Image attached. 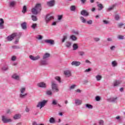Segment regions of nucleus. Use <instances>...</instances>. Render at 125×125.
<instances>
[{
    "label": "nucleus",
    "mask_w": 125,
    "mask_h": 125,
    "mask_svg": "<svg viewBox=\"0 0 125 125\" xmlns=\"http://www.w3.org/2000/svg\"><path fill=\"white\" fill-rule=\"evenodd\" d=\"M14 38H16L17 39L15 41V43H18L19 42V39H20V35L18 33H13L11 35L7 37L8 41L9 42L13 40Z\"/></svg>",
    "instance_id": "nucleus-1"
},
{
    "label": "nucleus",
    "mask_w": 125,
    "mask_h": 125,
    "mask_svg": "<svg viewBox=\"0 0 125 125\" xmlns=\"http://www.w3.org/2000/svg\"><path fill=\"white\" fill-rule=\"evenodd\" d=\"M42 10V5L40 3L36 4L35 8H32V12L33 14L37 15Z\"/></svg>",
    "instance_id": "nucleus-2"
},
{
    "label": "nucleus",
    "mask_w": 125,
    "mask_h": 125,
    "mask_svg": "<svg viewBox=\"0 0 125 125\" xmlns=\"http://www.w3.org/2000/svg\"><path fill=\"white\" fill-rule=\"evenodd\" d=\"M26 91V87H22L20 89V97L21 98H25L27 95V94L26 93H25Z\"/></svg>",
    "instance_id": "nucleus-3"
},
{
    "label": "nucleus",
    "mask_w": 125,
    "mask_h": 125,
    "mask_svg": "<svg viewBox=\"0 0 125 125\" xmlns=\"http://www.w3.org/2000/svg\"><path fill=\"white\" fill-rule=\"evenodd\" d=\"M46 103H47V101L43 100L42 101L39 102L36 105L37 108H40V109H42L43 108L45 105H46Z\"/></svg>",
    "instance_id": "nucleus-4"
},
{
    "label": "nucleus",
    "mask_w": 125,
    "mask_h": 125,
    "mask_svg": "<svg viewBox=\"0 0 125 125\" xmlns=\"http://www.w3.org/2000/svg\"><path fill=\"white\" fill-rule=\"evenodd\" d=\"M52 89L54 92H58L59 89L58 88V84L55 81L52 82Z\"/></svg>",
    "instance_id": "nucleus-5"
},
{
    "label": "nucleus",
    "mask_w": 125,
    "mask_h": 125,
    "mask_svg": "<svg viewBox=\"0 0 125 125\" xmlns=\"http://www.w3.org/2000/svg\"><path fill=\"white\" fill-rule=\"evenodd\" d=\"M54 19V17L53 16H50V15H47L46 16L45 20L46 24L49 23L51 20H53Z\"/></svg>",
    "instance_id": "nucleus-6"
},
{
    "label": "nucleus",
    "mask_w": 125,
    "mask_h": 125,
    "mask_svg": "<svg viewBox=\"0 0 125 125\" xmlns=\"http://www.w3.org/2000/svg\"><path fill=\"white\" fill-rule=\"evenodd\" d=\"M64 75H65V77L67 78H69L72 76V72L70 70H66L64 71Z\"/></svg>",
    "instance_id": "nucleus-7"
},
{
    "label": "nucleus",
    "mask_w": 125,
    "mask_h": 125,
    "mask_svg": "<svg viewBox=\"0 0 125 125\" xmlns=\"http://www.w3.org/2000/svg\"><path fill=\"white\" fill-rule=\"evenodd\" d=\"M12 79L16 80V81H20V75L17 73H14L12 75Z\"/></svg>",
    "instance_id": "nucleus-8"
},
{
    "label": "nucleus",
    "mask_w": 125,
    "mask_h": 125,
    "mask_svg": "<svg viewBox=\"0 0 125 125\" xmlns=\"http://www.w3.org/2000/svg\"><path fill=\"white\" fill-rule=\"evenodd\" d=\"M121 83H122V81H121V80H115L112 83V85L114 87H116V86H118V85L121 84Z\"/></svg>",
    "instance_id": "nucleus-9"
},
{
    "label": "nucleus",
    "mask_w": 125,
    "mask_h": 125,
    "mask_svg": "<svg viewBox=\"0 0 125 125\" xmlns=\"http://www.w3.org/2000/svg\"><path fill=\"white\" fill-rule=\"evenodd\" d=\"M2 121L3 122H4L5 123H11V122H12V119H7V118H5V116H2Z\"/></svg>",
    "instance_id": "nucleus-10"
},
{
    "label": "nucleus",
    "mask_w": 125,
    "mask_h": 125,
    "mask_svg": "<svg viewBox=\"0 0 125 125\" xmlns=\"http://www.w3.org/2000/svg\"><path fill=\"white\" fill-rule=\"evenodd\" d=\"M29 58L31 60H33V61H36L37 60H39L41 58V56L37 55L36 56H34L33 55H30L29 56Z\"/></svg>",
    "instance_id": "nucleus-11"
},
{
    "label": "nucleus",
    "mask_w": 125,
    "mask_h": 125,
    "mask_svg": "<svg viewBox=\"0 0 125 125\" xmlns=\"http://www.w3.org/2000/svg\"><path fill=\"white\" fill-rule=\"evenodd\" d=\"M44 42L46 43H48V44H50L51 45H53L55 43L54 42V40H51V39H49V40H45L44 41Z\"/></svg>",
    "instance_id": "nucleus-12"
},
{
    "label": "nucleus",
    "mask_w": 125,
    "mask_h": 125,
    "mask_svg": "<svg viewBox=\"0 0 125 125\" xmlns=\"http://www.w3.org/2000/svg\"><path fill=\"white\" fill-rule=\"evenodd\" d=\"M117 99H118V98L117 97H111V98H108L107 99V101H108V102L116 103V102H117Z\"/></svg>",
    "instance_id": "nucleus-13"
},
{
    "label": "nucleus",
    "mask_w": 125,
    "mask_h": 125,
    "mask_svg": "<svg viewBox=\"0 0 125 125\" xmlns=\"http://www.w3.org/2000/svg\"><path fill=\"white\" fill-rule=\"evenodd\" d=\"M83 103V102L82 101V100L79 99H76L75 100V105H76V106H80V105L82 104V103Z\"/></svg>",
    "instance_id": "nucleus-14"
},
{
    "label": "nucleus",
    "mask_w": 125,
    "mask_h": 125,
    "mask_svg": "<svg viewBox=\"0 0 125 125\" xmlns=\"http://www.w3.org/2000/svg\"><path fill=\"white\" fill-rule=\"evenodd\" d=\"M71 65L72 66H76V67H78V66H80V65H81V62L78 61H73L71 62Z\"/></svg>",
    "instance_id": "nucleus-15"
},
{
    "label": "nucleus",
    "mask_w": 125,
    "mask_h": 125,
    "mask_svg": "<svg viewBox=\"0 0 125 125\" xmlns=\"http://www.w3.org/2000/svg\"><path fill=\"white\" fill-rule=\"evenodd\" d=\"M54 4H55V1L54 0H52L47 2L48 6H53Z\"/></svg>",
    "instance_id": "nucleus-16"
},
{
    "label": "nucleus",
    "mask_w": 125,
    "mask_h": 125,
    "mask_svg": "<svg viewBox=\"0 0 125 125\" xmlns=\"http://www.w3.org/2000/svg\"><path fill=\"white\" fill-rule=\"evenodd\" d=\"M37 85L39 86V87H46V84L43 82L38 83Z\"/></svg>",
    "instance_id": "nucleus-17"
},
{
    "label": "nucleus",
    "mask_w": 125,
    "mask_h": 125,
    "mask_svg": "<svg viewBox=\"0 0 125 125\" xmlns=\"http://www.w3.org/2000/svg\"><path fill=\"white\" fill-rule=\"evenodd\" d=\"M95 79L97 82H100V81H101L102 80V76L101 75H97L95 76Z\"/></svg>",
    "instance_id": "nucleus-18"
},
{
    "label": "nucleus",
    "mask_w": 125,
    "mask_h": 125,
    "mask_svg": "<svg viewBox=\"0 0 125 125\" xmlns=\"http://www.w3.org/2000/svg\"><path fill=\"white\" fill-rule=\"evenodd\" d=\"M3 24H4V21H3V19H0V29H3Z\"/></svg>",
    "instance_id": "nucleus-19"
},
{
    "label": "nucleus",
    "mask_w": 125,
    "mask_h": 125,
    "mask_svg": "<svg viewBox=\"0 0 125 125\" xmlns=\"http://www.w3.org/2000/svg\"><path fill=\"white\" fill-rule=\"evenodd\" d=\"M116 7V4L112 5L109 8H108L106 10V11H111L114 9Z\"/></svg>",
    "instance_id": "nucleus-20"
},
{
    "label": "nucleus",
    "mask_w": 125,
    "mask_h": 125,
    "mask_svg": "<svg viewBox=\"0 0 125 125\" xmlns=\"http://www.w3.org/2000/svg\"><path fill=\"white\" fill-rule=\"evenodd\" d=\"M21 28L23 30H26L27 29V23L26 22H24L21 24Z\"/></svg>",
    "instance_id": "nucleus-21"
},
{
    "label": "nucleus",
    "mask_w": 125,
    "mask_h": 125,
    "mask_svg": "<svg viewBox=\"0 0 125 125\" xmlns=\"http://www.w3.org/2000/svg\"><path fill=\"white\" fill-rule=\"evenodd\" d=\"M50 56V54L49 53H46L43 56V59L45 60V59H47L48 57Z\"/></svg>",
    "instance_id": "nucleus-22"
},
{
    "label": "nucleus",
    "mask_w": 125,
    "mask_h": 125,
    "mask_svg": "<svg viewBox=\"0 0 125 125\" xmlns=\"http://www.w3.org/2000/svg\"><path fill=\"white\" fill-rule=\"evenodd\" d=\"M81 15H83V16H88V12L83 10L82 11H81Z\"/></svg>",
    "instance_id": "nucleus-23"
},
{
    "label": "nucleus",
    "mask_w": 125,
    "mask_h": 125,
    "mask_svg": "<svg viewBox=\"0 0 125 125\" xmlns=\"http://www.w3.org/2000/svg\"><path fill=\"white\" fill-rule=\"evenodd\" d=\"M85 106L87 109H93V106L89 104H86Z\"/></svg>",
    "instance_id": "nucleus-24"
},
{
    "label": "nucleus",
    "mask_w": 125,
    "mask_h": 125,
    "mask_svg": "<svg viewBox=\"0 0 125 125\" xmlns=\"http://www.w3.org/2000/svg\"><path fill=\"white\" fill-rule=\"evenodd\" d=\"M40 63L41 65H43L44 66L48 65V62L47 61H41Z\"/></svg>",
    "instance_id": "nucleus-25"
},
{
    "label": "nucleus",
    "mask_w": 125,
    "mask_h": 125,
    "mask_svg": "<svg viewBox=\"0 0 125 125\" xmlns=\"http://www.w3.org/2000/svg\"><path fill=\"white\" fill-rule=\"evenodd\" d=\"M111 65L112 67H117L118 66V62L116 61H114L111 62Z\"/></svg>",
    "instance_id": "nucleus-26"
},
{
    "label": "nucleus",
    "mask_w": 125,
    "mask_h": 125,
    "mask_svg": "<svg viewBox=\"0 0 125 125\" xmlns=\"http://www.w3.org/2000/svg\"><path fill=\"white\" fill-rule=\"evenodd\" d=\"M73 50H77L79 48V45L77 43H75L73 45Z\"/></svg>",
    "instance_id": "nucleus-27"
},
{
    "label": "nucleus",
    "mask_w": 125,
    "mask_h": 125,
    "mask_svg": "<svg viewBox=\"0 0 125 125\" xmlns=\"http://www.w3.org/2000/svg\"><path fill=\"white\" fill-rule=\"evenodd\" d=\"M70 38L71 39V40L74 41V42H76V41L78 40V38H77L76 36L75 35L70 36Z\"/></svg>",
    "instance_id": "nucleus-28"
},
{
    "label": "nucleus",
    "mask_w": 125,
    "mask_h": 125,
    "mask_svg": "<svg viewBox=\"0 0 125 125\" xmlns=\"http://www.w3.org/2000/svg\"><path fill=\"white\" fill-rule=\"evenodd\" d=\"M14 120H18L21 118V115L20 114H16L13 117Z\"/></svg>",
    "instance_id": "nucleus-29"
},
{
    "label": "nucleus",
    "mask_w": 125,
    "mask_h": 125,
    "mask_svg": "<svg viewBox=\"0 0 125 125\" xmlns=\"http://www.w3.org/2000/svg\"><path fill=\"white\" fill-rule=\"evenodd\" d=\"M16 3V2H15V1H12L10 2L9 3L10 7H14V5H15Z\"/></svg>",
    "instance_id": "nucleus-30"
},
{
    "label": "nucleus",
    "mask_w": 125,
    "mask_h": 125,
    "mask_svg": "<svg viewBox=\"0 0 125 125\" xmlns=\"http://www.w3.org/2000/svg\"><path fill=\"white\" fill-rule=\"evenodd\" d=\"M71 45H72V42H69V41H67L65 43V46H66V47H70V46H71Z\"/></svg>",
    "instance_id": "nucleus-31"
},
{
    "label": "nucleus",
    "mask_w": 125,
    "mask_h": 125,
    "mask_svg": "<svg viewBox=\"0 0 125 125\" xmlns=\"http://www.w3.org/2000/svg\"><path fill=\"white\" fill-rule=\"evenodd\" d=\"M49 123L50 124H55V119L53 117H51L49 119Z\"/></svg>",
    "instance_id": "nucleus-32"
},
{
    "label": "nucleus",
    "mask_w": 125,
    "mask_h": 125,
    "mask_svg": "<svg viewBox=\"0 0 125 125\" xmlns=\"http://www.w3.org/2000/svg\"><path fill=\"white\" fill-rule=\"evenodd\" d=\"M37 40H42V39L43 38V37L41 35H38L36 37Z\"/></svg>",
    "instance_id": "nucleus-33"
},
{
    "label": "nucleus",
    "mask_w": 125,
    "mask_h": 125,
    "mask_svg": "<svg viewBox=\"0 0 125 125\" xmlns=\"http://www.w3.org/2000/svg\"><path fill=\"white\" fill-rule=\"evenodd\" d=\"M67 39H68V36L67 35L63 36L62 40V42H64L65 41L67 40Z\"/></svg>",
    "instance_id": "nucleus-34"
},
{
    "label": "nucleus",
    "mask_w": 125,
    "mask_h": 125,
    "mask_svg": "<svg viewBox=\"0 0 125 125\" xmlns=\"http://www.w3.org/2000/svg\"><path fill=\"white\" fill-rule=\"evenodd\" d=\"M80 20L82 21V23H86V20L84 19L83 17H81Z\"/></svg>",
    "instance_id": "nucleus-35"
},
{
    "label": "nucleus",
    "mask_w": 125,
    "mask_h": 125,
    "mask_svg": "<svg viewBox=\"0 0 125 125\" xmlns=\"http://www.w3.org/2000/svg\"><path fill=\"white\" fill-rule=\"evenodd\" d=\"M98 7H99V10L103 9V5L102 4H98Z\"/></svg>",
    "instance_id": "nucleus-36"
},
{
    "label": "nucleus",
    "mask_w": 125,
    "mask_h": 125,
    "mask_svg": "<svg viewBox=\"0 0 125 125\" xmlns=\"http://www.w3.org/2000/svg\"><path fill=\"white\" fill-rule=\"evenodd\" d=\"M31 17L33 21H38V18L36 16L32 15Z\"/></svg>",
    "instance_id": "nucleus-37"
},
{
    "label": "nucleus",
    "mask_w": 125,
    "mask_h": 125,
    "mask_svg": "<svg viewBox=\"0 0 125 125\" xmlns=\"http://www.w3.org/2000/svg\"><path fill=\"white\" fill-rule=\"evenodd\" d=\"M2 70L3 71H7V70H8V66H7V65H4L2 67Z\"/></svg>",
    "instance_id": "nucleus-38"
},
{
    "label": "nucleus",
    "mask_w": 125,
    "mask_h": 125,
    "mask_svg": "<svg viewBox=\"0 0 125 125\" xmlns=\"http://www.w3.org/2000/svg\"><path fill=\"white\" fill-rule=\"evenodd\" d=\"M98 124L99 125H104V121L103 120H100L98 121Z\"/></svg>",
    "instance_id": "nucleus-39"
},
{
    "label": "nucleus",
    "mask_w": 125,
    "mask_h": 125,
    "mask_svg": "<svg viewBox=\"0 0 125 125\" xmlns=\"http://www.w3.org/2000/svg\"><path fill=\"white\" fill-rule=\"evenodd\" d=\"M37 23H33L31 26V27L33 29V30H35V29H36V28H37Z\"/></svg>",
    "instance_id": "nucleus-40"
},
{
    "label": "nucleus",
    "mask_w": 125,
    "mask_h": 125,
    "mask_svg": "<svg viewBox=\"0 0 125 125\" xmlns=\"http://www.w3.org/2000/svg\"><path fill=\"white\" fill-rule=\"evenodd\" d=\"M86 23H87V24H88V25H92V23H93V21H92V20H90L86 21Z\"/></svg>",
    "instance_id": "nucleus-41"
},
{
    "label": "nucleus",
    "mask_w": 125,
    "mask_h": 125,
    "mask_svg": "<svg viewBox=\"0 0 125 125\" xmlns=\"http://www.w3.org/2000/svg\"><path fill=\"white\" fill-rule=\"evenodd\" d=\"M117 38H118V39H119V40H124L125 39V37L123 35H118Z\"/></svg>",
    "instance_id": "nucleus-42"
},
{
    "label": "nucleus",
    "mask_w": 125,
    "mask_h": 125,
    "mask_svg": "<svg viewBox=\"0 0 125 125\" xmlns=\"http://www.w3.org/2000/svg\"><path fill=\"white\" fill-rule=\"evenodd\" d=\"M55 80H56L57 81H58V82H59V83H61V78H60V77L59 76H57L55 78Z\"/></svg>",
    "instance_id": "nucleus-43"
},
{
    "label": "nucleus",
    "mask_w": 125,
    "mask_h": 125,
    "mask_svg": "<svg viewBox=\"0 0 125 125\" xmlns=\"http://www.w3.org/2000/svg\"><path fill=\"white\" fill-rule=\"evenodd\" d=\"M114 18L116 21L120 20V16L118 14H116L115 15Z\"/></svg>",
    "instance_id": "nucleus-44"
},
{
    "label": "nucleus",
    "mask_w": 125,
    "mask_h": 125,
    "mask_svg": "<svg viewBox=\"0 0 125 125\" xmlns=\"http://www.w3.org/2000/svg\"><path fill=\"white\" fill-rule=\"evenodd\" d=\"M95 100L96 101H100V100H101V97L99 96H97L95 97Z\"/></svg>",
    "instance_id": "nucleus-45"
},
{
    "label": "nucleus",
    "mask_w": 125,
    "mask_h": 125,
    "mask_svg": "<svg viewBox=\"0 0 125 125\" xmlns=\"http://www.w3.org/2000/svg\"><path fill=\"white\" fill-rule=\"evenodd\" d=\"M52 105H57V100H53L52 101Z\"/></svg>",
    "instance_id": "nucleus-46"
},
{
    "label": "nucleus",
    "mask_w": 125,
    "mask_h": 125,
    "mask_svg": "<svg viewBox=\"0 0 125 125\" xmlns=\"http://www.w3.org/2000/svg\"><path fill=\"white\" fill-rule=\"evenodd\" d=\"M70 10L71 11H75L76 10V6H71L70 7Z\"/></svg>",
    "instance_id": "nucleus-47"
},
{
    "label": "nucleus",
    "mask_w": 125,
    "mask_h": 125,
    "mask_svg": "<svg viewBox=\"0 0 125 125\" xmlns=\"http://www.w3.org/2000/svg\"><path fill=\"white\" fill-rule=\"evenodd\" d=\"M77 87V85L73 84L70 86L69 88L70 89H74V88H76Z\"/></svg>",
    "instance_id": "nucleus-48"
},
{
    "label": "nucleus",
    "mask_w": 125,
    "mask_h": 125,
    "mask_svg": "<svg viewBox=\"0 0 125 125\" xmlns=\"http://www.w3.org/2000/svg\"><path fill=\"white\" fill-rule=\"evenodd\" d=\"M46 94L47 95H52V92H51V90H49L46 91Z\"/></svg>",
    "instance_id": "nucleus-49"
},
{
    "label": "nucleus",
    "mask_w": 125,
    "mask_h": 125,
    "mask_svg": "<svg viewBox=\"0 0 125 125\" xmlns=\"http://www.w3.org/2000/svg\"><path fill=\"white\" fill-rule=\"evenodd\" d=\"M26 11H27V7H26V6H24L22 8V12L23 13H25Z\"/></svg>",
    "instance_id": "nucleus-50"
},
{
    "label": "nucleus",
    "mask_w": 125,
    "mask_h": 125,
    "mask_svg": "<svg viewBox=\"0 0 125 125\" xmlns=\"http://www.w3.org/2000/svg\"><path fill=\"white\" fill-rule=\"evenodd\" d=\"M16 59H17V58L15 56H13L11 58L12 61H16Z\"/></svg>",
    "instance_id": "nucleus-51"
},
{
    "label": "nucleus",
    "mask_w": 125,
    "mask_h": 125,
    "mask_svg": "<svg viewBox=\"0 0 125 125\" xmlns=\"http://www.w3.org/2000/svg\"><path fill=\"white\" fill-rule=\"evenodd\" d=\"M116 49V46L115 45H112L110 47V50L112 51H114Z\"/></svg>",
    "instance_id": "nucleus-52"
},
{
    "label": "nucleus",
    "mask_w": 125,
    "mask_h": 125,
    "mask_svg": "<svg viewBox=\"0 0 125 125\" xmlns=\"http://www.w3.org/2000/svg\"><path fill=\"white\" fill-rule=\"evenodd\" d=\"M72 33H74V35H77V36L80 34V33H79V31H76V30L72 31Z\"/></svg>",
    "instance_id": "nucleus-53"
},
{
    "label": "nucleus",
    "mask_w": 125,
    "mask_h": 125,
    "mask_svg": "<svg viewBox=\"0 0 125 125\" xmlns=\"http://www.w3.org/2000/svg\"><path fill=\"white\" fill-rule=\"evenodd\" d=\"M78 53L80 56H83V55H84V52H79Z\"/></svg>",
    "instance_id": "nucleus-54"
},
{
    "label": "nucleus",
    "mask_w": 125,
    "mask_h": 125,
    "mask_svg": "<svg viewBox=\"0 0 125 125\" xmlns=\"http://www.w3.org/2000/svg\"><path fill=\"white\" fill-rule=\"evenodd\" d=\"M94 41L95 42H99V41H100V38H94Z\"/></svg>",
    "instance_id": "nucleus-55"
},
{
    "label": "nucleus",
    "mask_w": 125,
    "mask_h": 125,
    "mask_svg": "<svg viewBox=\"0 0 125 125\" xmlns=\"http://www.w3.org/2000/svg\"><path fill=\"white\" fill-rule=\"evenodd\" d=\"M62 17H63L62 15H59L58 16V20H61V19H62Z\"/></svg>",
    "instance_id": "nucleus-56"
},
{
    "label": "nucleus",
    "mask_w": 125,
    "mask_h": 125,
    "mask_svg": "<svg viewBox=\"0 0 125 125\" xmlns=\"http://www.w3.org/2000/svg\"><path fill=\"white\" fill-rule=\"evenodd\" d=\"M75 92H77L78 93H81V92H82V90L80 89H77L75 90Z\"/></svg>",
    "instance_id": "nucleus-57"
},
{
    "label": "nucleus",
    "mask_w": 125,
    "mask_h": 125,
    "mask_svg": "<svg viewBox=\"0 0 125 125\" xmlns=\"http://www.w3.org/2000/svg\"><path fill=\"white\" fill-rule=\"evenodd\" d=\"M103 23L104 24H109V21H108L104 20L103 21Z\"/></svg>",
    "instance_id": "nucleus-58"
},
{
    "label": "nucleus",
    "mask_w": 125,
    "mask_h": 125,
    "mask_svg": "<svg viewBox=\"0 0 125 125\" xmlns=\"http://www.w3.org/2000/svg\"><path fill=\"white\" fill-rule=\"evenodd\" d=\"M12 112L10 109H8L6 111V114H11Z\"/></svg>",
    "instance_id": "nucleus-59"
},
{
    "label": "nucleus",
    "mask_w": 125,
    "mask_h": 125,
    "mask_svg": "<svg viewBox=\"0 0 125 125\" xmlns=\"http://www.w3.org/2000/svg\"><path fill=\"white\" fill-rule=\"evenodd\" d=\"M116 120H118V121H121L122 119H121V117L120 116H117L116 117Z\"/></svg>",
    "instance_id": "nucleus-60"
},
{
    "label": "nucleus",
    "mask_w": 125,
    "mask_h": 125,
    "mask_svg": "<svg viewBox=\"0 0 125 125\" xmlns=\"http://www.w3.org/2000/svg\"><path fill=\"white\" fill-rule=\"evenodd\" d=\"M25 111L27 112V113H29V112H30V109H29L28 107H26L25 108Z\"/></svg>",
    "instance_id": "nucleus-61"
},
{
    "label": "nucleus",
    "mask_w": 125,
    "mask_h": 125,
    "mask_svg": "<svg viewBox=\"0 0 125 125\" xmlns=\"http://www.w3.org/2000/svg\"><path fill=\"white\" fill-rule=\"evenodd\" d=\"M90 71H91V69L89 68L88 69H85V72H90Z\"/></svg>",
    "instance_id": "nucleus-62"
},
{
    "label": "nucleus",
    "mask_w": 125,
    "mask_h": 125,
    "mask_svg": "<svg viewBox=\"0 0 125 125\" xmlns=\"http://www.w3.org/2000/svg\"><path fill=\"white\" fill-rule=\"evenodd\" d=\"M107 41L108 42H112V41H113V40L112 39V38H107Z\"/></svg>",
    "instance_id": "nucleus-63"
},
{
    "label": "nucleus",
    "mask_w": 125,
    "mask_h": 125,
    "mask_svg": "<svg viewBox=\"0 0 125 125\" xmlns=\"http://www.w3.org/2000/svg\"><path fill=\"white\" fill-rule=\"evenodd\" d=\"M56 23H57V21L53 22L52 24L53 26H55L56 25Z\"/></svg>",
    "instance_id": "nucleus-64"
}]
</instances>
